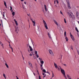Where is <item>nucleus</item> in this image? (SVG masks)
Instances as JSON below:
<instances>
[{
    "label": "nucleus",
    "mask_w": 79,
    "mask_h": 79,
    "mask_svg": "<svg viewBox=\"0 0 79 79\" xmlns=\"http://www.w3.org/2000/svg\"><path fill=\"white\" fill-rule=\"evenodd\" d=\"M68 14H69V15L70 16V18H72L73 20L75 19V16L73 15V14L72 13H71L69 14V13L68 12Z\"/></svg>",
    "instance_id": "1"
},
{
    "label": "nucleus",
    "mask_w": 79,
    "mask_h": 79,
    "mask_svg": "<svg viewBox=\"0 0 79 79\" xmlns=\"http://www.w3.org/2000/svg\"><path fill=\"white\" fill-rule=\"evenodd\" d=\"M28 44H27V47H28L29 46V44H30L31 45H32V44H33V46H34V44H33V43L32 42V40H30L28 41Z\"/></svg>",
    "instance_id": "2"
},
{
    "label": "nucleus",
    "mask_w": 79,
    "mask_h": 79,
    "mask_svg": "<svg viewBox=\"0 0 79 79\" xmlns=\"http://www.w3.org/2000/svg\"><path fill=\"white\" fill-rule=\"evenodd\" d=\"M43 21L45 28L46 29H48V27H47V23H46V22H45V21H44V20H43Z\"/></svg>",
    "instance_id": "3"
},
{
    "label": "nucleus",
    "mask_w": 79,
    "mask_h": 79,
    "mask_svg": "<svg viewBox=\"0 0 79 79\" xmlns=\"http://www.w3.org/2000/svg\"><path fill=\"white\" fill-rule=\"evenodd\" d=\"M48 51L49 52V53H50L52 56H53L54 55L53 53V52H52V51L51 49H49Z\"/></svg>",
    "instance_id": "4"
},
{
    "label": "nucleus",
    "mask_w": 79,
    "mask_h": 79,
    "mask_svg": "<svg viewBox=\"0 0 79 79\" xmlns=\"http://www.w3.org/2000/svg\"><path fill=\"white\" fill-rule=\"evenodd\" d=\"M28 64L31 68L33 69V66H32V65L31 62H28Z\"/></svg>",
    "instance_id": "5"
},
{
    "label": "nucleus",
    "mask_w": 79,
    "mask_h": 79,
    "mask_svg": "<svg viewBox=\"0 0 79 79\" xmlns=\"http://www.w3.org/2000/svg\"><path fill=\"white\" fill-rule=\"evenodd\" d=\"M76 17L78 18V19H79V13L78 11L76 12Z\"/></svg>",
    "instance_id": "6"
},
{
    "label": "nucleus",
    "mask_w": 79,
    "mask_h": 79,
    "mask_svg": "<svg viewBox=\"0 0 79 79\" xmlns=\"http://www.w3.org/2000/svg\"><path fill=\"white\" fill-rule=\"evenodd\" d=\"M70 35L71 36V38L73 40H74V38L73 36V35L72 34H71V33H70Z\"/></svg>",
    "instance_id": "7"
},
{
    "label": "nucleus",
    "mask_w": 79,
    "mask_h": 79,
    "mask_svg": "<svg viewBox=\"0 0 79 79\" xmlns=\"http://www.w3.org/2000/svg\"><path fill=\"white\" fill-rule=\"evenodd\" d=\"M61 71L63 74L64 75V74H65V72L64 71V69H61Z\"/></svg>",
    "instance_id": "8"
},
{
    "label": "nucleus",
    "mask_w": 79,
    "mask_h": 79,
    "mask_svg": "<svg viewBox=\"0 0 79 79\" xmlns=\"http://www.w3.org/2000/svg\"><path fill=\"white\" fill-rule=\"evenodd\" d=\"M29 48H30V52H32V50H33V49H32V48L31 47L30 45H29Z\"/></svg>",
    "instance_id": "9"
},
{
    "label": "nucleus",
    "mask_w": 79,
    "mask_h": 79,
    "mask_svg": "<svg viewBox=\"0 0 79 79\" xmlns=\"http://www.w3.org/2000/svg\"><path fill=\"white\" fill-rule=\"evenodd\" d=\"M54 64L55 68H56V69H57V68H58V66H57V65H56V64L54 63Z\"/></svg>",
    "instance_id": "10"
},
{
    "label": "nucleus",
    "mask_w": 79,
    "mask_h": 79,
    "mask_svg": "<svg viewBox=\"0 0 79 79\" xmlns=\"http://www.w3.org/2000/svg\"><path fill=\"white\" fill-rule=\"evenodd\" d=\"M52 42H56V38H53L52 39Z\"/></svg>",
    "instance_id": "11"
},
{
    "label": "nucleus",
    "mask_w": 79,
    "mask_h": 79,
    "mask_svg": "<svg viewBox=\"0 0 79 79\" xmlns=\"http://www.w3.org/2000/svg\"><path fill=\"white\" fill-rule=\"evenodd\" d=\"M54 21L55 23L57 25V26H58V23H57L56 20H54Z\"/></svg>",
    "instance_id": "12"
},
{
    "label": "nucleus",
    "mask_w": 79,
    "mask_h": 79,
    "mask_svg": "<svg viewBox=\"0 0 79 79\" xmlns=\"http://www.w3.org/2000/svg\"><path fill=\"white\" fill-rule=\"evenodd\" d=\"M68 8H69V9H71V7L70 6V5L69 4V3L68 4Z\"/></svg>",
    "instance_id": "13"
},
{
    "label": "nucleus",
    "mask_w": 79,
    "mask_h": 79,
    "mask_svg": "<svg viewBox=\"0 0 79 79\" xmlns=\"http://www.w3.org/2000/svg\"><path fill=\"white\" fill-rule=\"evenodd\" d=\"M48 36L49 37L50 39H51V36H50V34L49 33V32L48 33Z\"/></svg>",
    "instance_id": "14"
},
{
    "label": "nucleus",
    "mask_w": 79,
    "mask_h": 79,
    "mask_svg": "<svg viewBox=\"0 0 79 79\" xmlns=\"http://www.w3.org/2000/svg\"><path fill=\"white\" fill-rule=\"evenodd\" d=\"M44 8L46 11H47V7H46V5H44Z\"/></svg>",
    "instance_id": "15"
},
{
    "label": "nucleus",
    "mask_w": 79,
    "mask_h": 79,
    "mask_svg": "<svg viewBox=\"0 0 79 79\" xmlns=\"http://www.w3.org/2000/svg\"><path fill=\"white\" fill-rule=\"evenodd\" d=\"M32 22L33 23V24H34L33 26H35V21H32Z\"/></svg>",
    "instance_id": "16"
},
{
    "label": "nucleus",
    "mask_w": 79,
    "mask_h": 79,
    "mask_svg": "<svg viewBox=\"0 0 79 79\" xmlns=\"http://www.w3.org/2000/svg\"><path fill=\"white\" fill-rule=\"evenodd\" d=\"M65 39L66 40V41L67 42V41H68V38L66 36L65 37Z\"/></svg>",
    "instance_id": "17"
},
{
    "label": "nucleus",
    "mask_w": 79,
    "mask_h": 79,
    "mask_svg": "<svg viewBox=\"0 0 79 79\" xmlns=\"http://www.w3.org/2000/svg\"><path fill=\"white\" fill-rule=\"evenodd\" d=\"M75 30H76V31L77 32H79V31L77 29V27H75Z\"/></svg>",
    "instance_id": "18"
},
{
    "label": "nucleus",
    "mask_w": 79,
    "mask_h": 79,
    "mask_svg": "<svg viewBox=\"0 0 79 79\" xmlns=\"http://www.w3.org/2000/svg\"><path fill=\"white\" fill-rule=\"evenodd\" d=\"M5 65H6L7 68H9V67L8 66V64H7V63H5Z\"/></svg>",
    "instance_id": "19"
},
{
    "label": "nucleus",
    "mask_w": 79,
    "mask_h": 79,
    "mask_svg": "<svg viewBox=\"0 0 79 79\" xmlns=\"http://www.w3.org/2000/svg\"><path fill=\"white\" fill-rule=\"evenodd\" d=\"M36 33L38 35H39V34H40V32L39 31H37L36 32Z\"/></svg>",
    "instance_id": "20"
},
{
    "label": "nucleus",
    "mask_w": 79,
    "mask_h": 79,
    "mask_svg": "<svg viewBox=\"0 0 79 79\" xmlns=\"http://www.w3.org/2000/svg\"><path fill=\"white\" fill-rule=\"evenodd\" d=\"M12 15L14 16H15V12H13L12 13Z\"/></svg>",
    "instance_id": "21"
},
{
    "label": "nucleus",
    "mask_w": 79,
    "mask_h": 79,
    "mask_svg": "<svg viewBox=\"0 0 79 79\" xmlns=\"http://www.w3.org/2000/svg\"><path fill=\"white\" fill-rule=\"evenodd\" d=\"M63 75H64V77L66 79H67V77H66V75H65V73L64 74H63Z\"/></svg>",
    "instance_id": "22"
},
{
    "label": "nucleus",
    "mask_w": 79,
    "mask_h": 79,
    "mask_svg": "<svg viewBox=\"0 0 79 79\" xmlns=\"http://www.w3.org/2000/svg\"><path fill=\"white\" fill-rule=\"evenodd\" d=\"M19 31V30L18 29V27H17V28H16V30L15 31L16 32V31Z\"/></svg>",
    "instance_id": "23"
},
{
    "label": "nucleus",
    "mask_w": 79,
    "mask_h": 79,
    "mask_svg": "<svg viewBox=\"0 0 79 79\" xmlns=\"http://www.w3.org/2000/svg\"><path fill=\"white\" fill-rule=\"evenodd\" d=\"M4 4L5 6H6V2H5V1H4Z\"/></svg>",
    "instance_id": "24"
},
{
    "label": "nucleus",
    "mask_w": 79,
    "mask_h": 79,
    "mask_svg": "<svg viewBox=\"0 0 79 79\" xmlns=\"http://www.w3.org/2000/svg\"><path fill=\"white\" fill-rule=\"evenodd\" d=\"M35 55H37L38 54H37V51H35Z\"/></svg>",
    "instance_id": "25"
},
{
    "label": "nucleus",
    "mask_w": 79,
    "mask_h": 79,
    "mask_svg": "<svg viewBox=\"0 0 79 79\" xmlns=\"http://www.w3.org/2000/svg\"><path fill=\"white\" fill-rule=\"evenodd\" d=\"M44 61L42 60L41 61H40V63H41V64H44Z\"/></svg>",
    "instance_id": "26"
},
{
    "label": "nucleus",
    "mask_w": 79,
    "mask_h": 79,
    "mask_svg": "<svg viewBox=\"0 0 79 79\" xmlns=\"http://www.w3.org/2000/svg\"><path fill=\"white\" fill-rule=\"evenodd\" d=\"M66 0L67 3H68V4H69V0Z\"/></svg>",
    "instance_id": "27"
},
{
    "label": "nucleus",
    "mask_w": 79,
    "mask_h": 79,
    "mask_svg": "<svg viewBox=\"0 0 79 79\" xmlns=\"http://www.w3.org/2000/svg\"><path fill=\"white\" fill-rule=\"evenodd\" d=\"M67 77H68V78H71V77L69 76V75H67Z\"/></svg>",
    "instance_id": "28"
},
{
    "label": "nucleus",
    "mask_w": 79,
    "mask_h": 79,
    "mask_svg": "<svg viewBox=\"0 0 79 79\" xmlns=\"http://www.w3.org/2000/svg\"><path fill=\"white\" fill-rule=\"evenodd\" d=\"M3 76H4V77H5V79H6V76H5V74H3Z\"/></svg>",
    "instance_id": "29"
},
{
    "label": "nucleus",
    "mask_w": 79,
    "mask_h": 79,
    "mask_svg": "<svg viewBox=\"0 0 79 79\" xmlns=\"http://www.w3.org/2000/svg\"><path fill=\"white\" fill-rule=\"evenodd\" d=\"M64 20L65 23H66V19H64Z\"/></svg>",
    "instance_id": "30"
},
{
    "label": "nucleus",
    "mask_w": 79,
    "mask_h": 79,
    "mask_svg": "<svg viewBox=\"0 0 79 79\" xmlns=\"http://www.w3.org/2000/svg\"><path fill=\"white\" fill-rule=\"evenodd\" d=\"M15 24H16V26H18V22H15Z\"/></svg>",
    "instance_id": "31"
},
{
    "label": "nucleus",
    "mask_w": 79,
    "mask_h": 79,
    "mask_svg": "<svg viewBox=\"0 0 79 79\" xmlns=\"http://www.w3.org/2000/svg\"><path fill=\"white\" fill-rule=\"evenodd\" d=\"M39 59L40 60V61H41L42 60V59L40 58H39Z\"/></svg>",
    "instance_id": "32"
},
{
    "label": "nucleus",
    "mask_w": 79,
    "mask_h": 79,
    "mask_svg": "<svg viewBox=\"0 0 79 79\" xmlns=\"http://www.w3.org/2000/svg\"><path fill=\"white\" fill-rule=\"evenodd\" d=\"M43 71L44 73H46V71L45 70V69H44L43 70Z\"/></svg>",
    "instance_id": "33"
},
{
    "label": "nucleus",
    "mask_w": 79,
    "mask_h": 79,
    "mask_svg": "<svg viewBox=\"0 0 79 79\" xmlns=\"http://www.w3.org/2000/svg\"><path fill=\"white\" fill-rule=\"evenodd\" d=\"M66 32L65 31L64 33V36H66Z\"/></svg>",
    "instance_id": "34"
},
{
    "label": "nucleus",
    "mask_w": 79,
    "mask_h": 79,
    "mask_svg": "<svg viewBox=\"0 0 79 79\" xmlns=\"http://www.w3.org/2000/svg\"><path fill=\"white\" fill-rule=\"evenodd\" d=\"M10 48H11L12 52H13V48L11 47V46H10Z\"/></svg>",
    "instance_id": "35"
},
{
    "label": "nucleus",
    "mask_w": 79,
    "mask_h": 79,
    "mask_svg": "<svg viewBox=\"0 0 79 79\" xmlns=\"http://www.w3.org/2000/svg\"><path fill=\"white\" fill-rule=\"evenodd\" d=\"M54 76H55V75H54V74H53V73H52V77H53Z\"/></svg>",
    "instance_id": "36"
},
{
    "label": "nucleus",
    "mask_w": 79,
    "mask_h": 79,
    "mask_svg": "<svg viewBox=\"0 0 79 79\" xmlns=\"http://www.w3.org/2000/svg\"><path fill=\"white\" fill-rule=\"evenodd\" d=\"M10 10H12L13 9L12 8V6H10Z\"/></svg>",
    "instance_id": "37"
},
{
    "label": "nucleus",
    "mask_w": 79,
    "mask_h": 79,
    "mask_svg": "<svg viewBox=\"0 0 79 79\" xmlns=\"http://www.w3.org/2000/svg\"><path fill=\"white\" fill-rule=\"evenodd\" d=\"M36 56L37 58H39V55L38 54H36Z\"/></svg>",
    "instance_id": "38"
},
{
    "label": "nucleus",
    "mask_w": 79,
    "mask_h": 79,
    "mask_svg": "<svg viewBox=\"0 0 79 79\" xmlns=\"http://www.w3.org/2000/svg\"><path fill=\"white\" fill-rule=\"evenodd\" d=\"M39 79H41V78L40 77V76H39Z\"/></svg>",
    "instance_id": "39"
},
{
    "label": "nucleus",
    "mask_w": 79,
    "mask_h": 79,
    "mask_svg": "<svg viewBox=\"0 0 79 79\" xmlns=\"http://www.w3.org/2000/svg\"><path fill=\"white\" fill-rule=\"evenodd\" d=\"M14 21H15V22H16L17 21H16V19H14Z\"/></svg>",
    "instance_id": "40"
},
{
    "label": "nucleus",
    "mask_w": 79,
    "mask_h": 79,
    "mask_svg": "<svg viewBox=\"0 0 79 79\" xmlns=\"http://www.w3.org/2000/svg\"><path fill=\"white\" fill-rule=\"evenodd\" d=\"M71 49H72V50H73V47H72V46H71Z\"/></svg>",
    "instance_id": "41"
},
{
    "label": "nucleus",
    "mask_w": 79,
    "mask_h": 79,
    "mask_svg": "<svg viewBox=\"0 0 79 79\" xmlns=\"http://www.w3.org/2000/svg\"><path fill=\"white\" fill-rule=\"evenodd\" d=\"M46 73H48V74H49V75H50V73L48 72H46Z\"/></svg>",
    "instance_id": "42"
},
{
    "label": "nucleus",
    "mask_w": 79,
    "mask_h": 79,
    "mask_svg": "<svg viewBox=\"0 0 79 79\" xmlns=\"http://www.w3.org/2000/svg\"><path fill=\"white\" fill-rule=\"evenodd\" d=\"M60 13L62 15H63V13L61 12V11H60Z\"/></svg>",
    "instance_id": "43"
},
{
    "label": "nucleus",
    "mask_w": 79,
    "mask_h": 79,
    "mask_svg": "<svg viewBox=\"0 0 79 79\" xmlns=\"http://www.w3.org/2000/svg\"><path fill=\"white\" fill-rule=\"evenodd\" d=\"M16 79H19V78L18 77V76H16Z\"/></svg>",
    "instance_id": "44"
},
{
    "label": "nucleus",
    "mask_w": 79,
    "mask_h": 79,
    "mask_svg": "<svg viewBox=\"0 0 79 79\" xmlns=\"http://www.w3.org/2000/svg\"><path fill=\"white\" fill-rule=\"evenodd\" d=\"M46 76V74H45V75L43 77V78H44Z\"/></svg>",
    "instance_id": "45"
},
{
    "label": "nucleus",
    "mask_w": 79,
    "mask_h": 79,
    "mask_svg": "<svg viewBox=\"0 0 79 79\" xmlns=\"http://www.w3.org/2000/svg\"><path fill=\"white\" fill-rule=\"evenodd\" d=\"M29 55H30V56H32V54H30Z\"/></svg>",
    "instance_id": "46"
},
{
    "label": "nucleus",
    "mask_w": 79,
    "mask_h": 79,
    "mask_svg": "<svg viewBox=\"0 0 79 79\" xmlns=\"http://www.w3.org/2000/svg\"><path fill=\"white\" fill-rule=\"evenodd\" d=\"M22 57L23 58V60H24V57H23V56L22 55Z\"/></svg>",
    "instance_id": "47"
},
{
    "label": "nucleus",
    "mask_w": 79,
    "mask_h": 79,
    "mask_svg": "<svg viewBox=\"0 0 79 79\" xmlns=\"http://www.w3.org/2000/svg\"><path fill=\"white\" fill-rule=\"evenodd\" d=\"M64 66H66V65L65 64H64Z\"/></svg>",
    "instance_id": "48"
},
{
    "label": "nucleus",
    "mask_w": 79,
    "mask_h": 79,
    "mask_svg": "<svg viewBox=\"0 0 79 79\" xmlns=\"http://www.w3.org/2000/svg\"><path fill=\"white\" fill-rule=\"evenodd\" d=\"M24 4H25V5H26V2H24Z\"/></svg>",
    "instance_id": "49"
},
{
    "label": "nucleus",
    "mask_w": 79,
    "mask_h": 79,
    "mask_svg": "<svg viewBox=\"0 0 79 79\" xmlns=\"http://www.w3.org/2000/svg\"><path fill=\"white\" fill-rule=\"evenodd\" d=\"M1 45H2V46L3 47V44H1Z\"/></svg>",
    "instance_id": "50"
},
{
    "label": "nucleus",
    "mask_w": 79,
    "mask_h": 79,
    "mask_svg": "<svg viewBox=\"0 0 79 79\" xmlns=\"http://www.w3.org/2000/svg\"><path fill=\"white\" fill-rule=\"evenodd\" d=\"M56 1V2L57 3H58L59 2H58V1Z\"/></svg>",
    "instance_id": "51"
},
{
    "label": "nucleus",
    "mask_w": 79,
    "mask_h": 79,
    "mask_svg": "<svg viewBox=\"0 0 79 79\" xmlns=\"http://www.w3.org/2000/svg\"><path fill=\"white\" fill-rule=\"evenodd\" d=\"M42 66H43L42 64L40 65V66H41V68H42Z\"/></svg>",
    "instance_id": "52"
},
{
    "label": "nucleus",
    "mask_w": 79,
    "mask_h": 79,
    "mask_svg": "<svg viewBox=\"0 0 79 79\" xmlns=\"http://www.w3.org/2000/svg\"><path fill=\"white\" fill-rule=\"evenodd\" d=\"M43 75L44 76V75H45V73H43Z\"/></svg>",
    "instance_id": "53"
},
{
    "label": "nucleus",
    "mask_w": 79,
    "mask_h": 79,
    "mask_svg": "<svg viewBox=\"0 0 79 79\" xmlns=\"http://www.w3.org/2000/svg\"><path fill=\"white\" fill-rule=\"evenodd\" d=\"M37 72L38 73V74H39V71H38V70H37Z\"/></svg>",
    "instance_id": "54"
},
{
    "label": "nucleus",
    "mask_w": 79,
    "mask_h": 79,
    "mask_svg": "<svg viewBox=\"0 0 79 79\" xmlns=\"http://www.w3.org/2000/svg\"><path fill=\"white\" fill-rule=\"evenodd\" d=\"M11 10V12H12V13H13V12H13V10Z\"/></svg>",
    "instance_id": "55"
},
{
    "label": "nucleus",
    "mask_w": 79,
    "mask_h": 79,
    "mask_svg": "<svg viewBox=\"0 0 79 79\" xmlns=\"http://www.w3.org/2000/svg\"><path fill=\"white\" fill-rule=\"evenodd\" d=\"M9 47L10 48H11V45H10V44H9Z\"/></svg>",
    "instance_id": "56"
},
{
    "label": "nucleus",
    "mask_w": 79,
    "mask_h": 79,
    "mask_svg": "<svg viewBox=\"0 0 79 79\" xmlns=\"http://www.w3.org/2000/svg\"><path fill=\"white\" fill-rule=\"evenodd\" d=\"M77 34L78 37H79V34L78 33H77Z\"/></svg>",
    "instance_id": "57"
},
{
    "label": "nucleus",
    "mask_w": 79,
    "mask_h": 79,
    "mask_svg": "<svg viewBox=\"0 0 79 79\" xmlns=\"http://www.w3.org/2000/svg\"><path fill=\"white\" fill-rule=\"evenodd\" d=\"M41 70H42V69H43V68H42L41 67Z\"/></svg>",
    "instance_id": "58"
},
{
    "label": "nucleus",
    "mask_w": 79,
    "mask_h": 79,
    "mask_svg": "<svg viewBox=\"0 0 79 79\" xmlns=\"http://www.w3.org/2000/svg\"><path fill=\"white\" fill-rule=\"evenodd\" d=\"M36 58V57H34V59H35Z\"/></svg>",
    "instance_id": "59"
},
{
    "label": "nucleus",
    "mask_w": 79,
    "mask_h": 79,
    "mask_svg": "<svg viewBox=\"0 0 79 79\" xmlns=\"http://www.w3.org/2000/svg\"><path fill=\"white\" fill-rule=\"evenodd\" d=\"M21 2H23L24 0H20Z\"/></svg>",
    "instance_id": "60"
},
{
    "label": "nucleus",
    "mask_w": 79,
    "mask_h": 79,
    "mask_svg": "<svg viewBox=\"0 0 79 79\" xmlns=\"http://www.w3.org/2000/svg\"><path fill=\"white\" fill-rule=\"evenodd\" d=\"M28 51L29 52H30V51L28 49Z\"/></svg>",
    "instance_id": "61"
},
{
    "label": "nucleus",
    "mask_w": 79,
    "mask_h": 79,
    "mask_svg": "<svg viewBox=\"0 0 79 79\" xmlns=\"http://www.w3.org/2000/svg\"><path fill=\"white\" fill-rule=\"evenodd\" d=\"M56 2V1H54V4H55V3Z\"/></svg>",
    "instance_id": "62"
},
{
    "label": "nucleus",
    "mask_w": 79,
    "mask_h": 79,
    "mask_svg": "<svg viewBox=\"0 0 79 79\" xmlns=\"http://www.w3.org/2000/svg\"><path fill=\"white\" fill-rule=\"evenodd\" d=\"M33 74H34V76H35V73H33Z\"/></svg>",
    "instance_id": "63"
},
{
    "label": "nucleus",
    "mask_w": 79,
    "mask_h": 79,
    "mask_svg": "<svg viewBox=\"0 0 79 79\" xmlns=\"http://www.w3.org/2000/svg\"><path fill=\"white\" fill-rule=\"evenodd\" d=\"M3 17H5V15H4V14L3 15Z\"/></svg>",
    "instance_id": "64"
}]
</instances>
